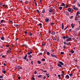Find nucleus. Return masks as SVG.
<instances>
[{
  "label": "nucleus",
  "instance_id": "53",
  "mask_svg": "<svg viewBox=\"0 0 80 80\" xmlns=\"http://www.w3.org/2000/svg\"><path fill=\"white\" fill-rule=\"evenodd\" d=\"M62 6H65V3H62Z\"/></svg>",
  "mask_w": 80,
  "mask_h": 80
},
{
  "label": "nucleus",
  "instance_id": "27",
  "mask_svg": "<svg viewBox=\"0 0 80 80\" xmlns=\"http://www.w3.org/2000/svg\"><path fill=\"white\" fill-rule=\"evenodd\" d=\"M38 63L39 64H40V63H41V62H40V61H38Z\"/></svg>",
  "mask_w": 80,
  "mask_h": 80
},
{
  "label": "nucleus",
  "instance_id": "2",
  "mask_svg": "<svg viewBox=\"0 0 80 80\" xmlns=\"http://www.w3.org/2000/svg\"><path fill=\"white\" fill-rule=\"evenodd\" d=\"M58 62L61 64V65H64V64H63V62H61V61H58Z\"/></svg>",
  "mask_w": 80,
  "mask_h": 80
},
{
  "label": "nucleus",
  "instance_id": "51",
  "mask_svg": "<svg viewBox=\"0 0 80 80\" xmlns=\"http://www.w3.org/2000/svg\"><path fill=\"white\" fill-rule=\"evenodd\" d=\"M6 47H9V45H8V44L7 45H6Z\"/></svg>",
  "mask_w": 80,
  "mask_h": 80
},
{
  "label": "nucleus",
  "instance_id": "47",
  "mask_svg": "<svg viewBox=\"0 0 80 80\" xmlns=\"http://www.w3.org/2000/svg\"><path fill=\"white\" fill-rule=\"evenodd\" d=\"M26 4H28V1H26Z\"/></svg>",
  "mask_w": 80,
  "mask_h": 80
},
{
  "label": "nucleus",
  "instance_id": "64",
  "mask_svg": "<svg viewBox=\"0 0 80 80\" xmlns=\"http://www.w3.org/2000/svg\"><path fill=\"white\" fill-rule=\"evenodd\" d=\"M3 76H0V78H3Z\"/></svg>",
  "mask_w": 80,
  "mask_h": 80
},
{
  "label": "nucleus",
  "instance_id": "25",
  "mask_svg": "<svg viewBox=\"0 0 80 80\" xmlns=\"http://www.w3.org/2000/svg\"><path fill=\"white\" fill-rule=\"evenodd\" d=\"M14 26H15V27H18V24H14Z\"/></svg>",
  "mask_w": 80,
  "mask_h": 80
},
{
  "label": "nucleus",
  "instance_id": "63",
  "mask_svg": "<svg viewBox=\"0 0 80 80\" xmlns=\"http://www.w3.org/2000/svg\"><path fill=\"white\" fill-rule=\"evenodd\" d=\"M78 7H80V4L78 3Z\"/></svg>",
  "mask_w": 80,
  "mask_h": 80
},
{
  "label": "nucleus",
  "instance_id": "33",
  "mask_svg": "<svg viewBox=\"0 0 80 80\" xmlns=\"http://www.w3.org/2000/svg\"><path fill=\"white\" fill-rule=\"evenodd\" d=\"M42 76V75H39V76H38V78H40V77H41Z\"/></svg>",
  "mask_w": 80,
  "mask_h": 80
},
{
  "label": "nucleus",
  "instance_id": "56",
  "mask_svg": "<svg viewBox=\"0 0 80 80\" xmlns=\"http://www.w3.org/2000/svg\"><path fill=\"white\" fill-rule=\"evenodd\" d=\"M67 28H68V26L67 27H66V28H65L64 30H66V29H67Z\"/></svg>",
  "mask_w": 80,
  "mask_h": 80
},
{
  "label": "nucleus",
  "instance_id": "46",
  "mask_svg": "<svg viewBox=\"0 0 80 80\" xmlns=\"http://www.w3.org/2000/svg\"><path fill=\"white\" fill-rule=\"evenodd\" d=\"M36 11L38 13H39V10L38 9Z\"/></svg>",
  "mask_w": 80,
  "mask_h": 80
},
{
  "label": "nucleus",
  "instance_id": "21",
  "mask_svg": "<svg viewBox=\"0 0 80 80\" xmlns=\"http://www.w3.org/2000/svg\"><path fill=\"white\" fill-rule=\"evenodd\" d=\"M39 26H40V28H42V23H39Z\"/></svg>",
  "mask_w": 80,
  "mask_h": 80
},
{
  "label": "nucleus",
  "instance_id": "20",
  "mask_svg": "<svg viewBox=\"0 0 80 80\" xmlns=\"http://www.w3.org/2000/svg\"><path fill=\"white\" fill-rule=\"evenodd\" d=\"M78 14H79V11H78L76 13V16L77 17L78 15Z\"/></svg>",
  "mask_w": 80,
  "mask_h": 80
},
{
  "label": "nucleus",
  "instance_id": "30",
  "mask_svg": "<svg viewBox=\"0 0 80 80\" xmlns=\"http://www.w3.org/2000/svg\"><path fill=\"white\" fill-rule=\"evenodd\" d=\"M47 55H50V52H47Z\"/></svg>",
  "mask_w": 80,
  "mask_h": 80
},
{
  "label": "nucleus",
  "instance_id": "9",
  "mask_svg": "<svg viewBox=\"0 0 80 80\" xmlns=\"http://www.w3.org/2000/svg\"><path fill=\"white\" fill-rule=\"evenodd\" d=\"M64 28V25H63V24L62 23V30H63V28Z\"/></svg>",
  "mask_w": 80,
  "mask_h": 80
},
{
  "label": "nucleus",
  "instance_id": "31",
  "mask_svg": "<svg viewBox=\"0 0 80 80\" xmlns=\"http://www.w3.org/2000/svg\"><path fill=\"white\" fill-rule=\"evenodd\" d=\"M4 37H1V40H3L4 39Z\"/></svg>",
  "mask_w": 80,
  "mask_h": 80
},
{
  "label": "nucleus",
  "instance_id": "5",
  "mask_svg": "<svg viewBox=\"0 0 80 80\" xmlns=\"http://www.w3.org/2000/svg\"><path fill=\"white\" fill-rule=\"evenodd\" d=\"M3 7L5 8H8V6H7V5H3Z\"/></svg>",
  "mask_w": 80,
  "mask_h": 80
},
{
  "label": "nucleus",
  "instance_id": "44",
  "mask_svg": "<svg viewBox=\"0 0 80 80\" xmlns=\"http://www.w3.org/2000/svg\"><path fill=\"white\" fill-rule=\"evenodd\" d=\"M73 16H71L70 17V19H72V18H73Z\"/></svg>",
  "mask_w": 80,
  "mask_h": 80
},
{
  "label": "nucleus",
  "instance_id": "7",
  "mask_svg": "<svg viewBox=\"0 0 80 80\" xmlns=\"http://www.w3.org/2000/svg\"><path fill=\"white\" fill-rule=\"evenodd\" d=\"M51 56L52 57H54V58H57V55H54L53 54H52Z\"/></svg>",
  "mask_w": 80,
  "mask_h": 80
},
{
  "label": "nucleus",
  "instance_id": "15",
  "mask_svg": "<svg viewBox=\"0 0 80 80\" xmlns=\"http://www.w3.org/2000/svg\"><path fill=\"white\" fill-rule=\"evenodd\" d=\"M29 35L30 36H32V35H33V33L30 32H29Z\"/></svg>",
  "mask_w": 80,
  "mask_h": 80
},
{
  "label": "nucleus",
  "instance_id": "13",
  "mask_svg": "<svg viewBox=\"0 0 80 80\" xmlns=\"http://www.w3.org/2000/svg\"><path fill=\"white\" fill-rule=\"evenodd\" d=\"M66 15H67V16H69V14L68 11H66Z\"/></svg>",
  "mask_w": 80,
  "mask_h": 80
},
{
  "label": "nucleus",
  "instance_id": "48",
  "mask_svg": "<svg viewBox=\"0 0 80 80\" xmlns=\"http://www.w3.org/2000/svg\"><path fill=\"white\" fill-rule=\"evenodd\" d=\"M68 39L69 40H72V38H68Z\"/></svg>",
  "mask_w": 80,
  "mask_h": 80
},
{
  "label": "nucleus",
  "instance_id": "17",
  "mask_svg": "<svg viewBox=\"0 0 80 80\" xmlns=\"http://www.w3.org/2000/svg\"><path fill=\"white\" fill-rule=\"evenodd\" d=\"M63 43H64V45H68V42H64Z\"/></svg>",
  "mask_w": 80,
  "mask_h": 80
},
{
  "label": "nucleus",
  "instance_id": "23",
  "mask_svg": "<svg viewBox=\"0 0 80 80\" xmlns=\"http://www.w3.org/2000/svg\"><path fill=\"white\" fill-rule=\"evenodd\" d=\"M49 12H50V13H51L52 12V10L51 9H49Z\"/></svg>",
  "mask_w": 80,
  "mask_h": 80
},
{
  "label": "nucleus",
  "instance_id": "37",
  "mask_svg": "<svg viewBox=\"0 0 80 80\" xmlns=\"http://www.w3.org/2000/svg\"><path fill=\"white\" fill-rule=\"evenodd\" d=\"M59 8L60 10H62V7H60Z\"/></svg>",
  "mask_w": 80,
  "mask_h": 80
},
{
  "label": "nucleus",
  "instance_id": "12",
  "mask_svg": "<svg viewBox=\"0 0 80 80\" xmlns=\"http://www.w3.org/2000/svg\"><path fill=\"white\" fill-rule=\"evenodd\" d=\"M52 35H55V33L54 32V31H52L51 33Z\"/></svg>",
  "mask_w": 80,
  "mask_h": 80
},
{
  "label": "nucleus",
  "instance_id": "35",
  "mask_svg": "<svg viewBox=\"0 0 80 80\" xmlns=\"http://www.w3.org/2000/svg\"><path fill=\"white\" fill-rule=\"evenodd\" d=\"M45 58H43L42 59V62H44V61H45Z\"/></svg>",
  "mask_w": 80,
  "mask_h": 80
},
{
  "label": "nucleus",
  "instance_id": "28",
  "mask_svg": "<svg viewBox=\"0 0 80 80\" xmlns=\"http://www.w3.org/2000/svg\"><path fill=\"white\" fill-rule=\"evenodd\" d=\"M45 45V43H43L42 44V46H44Z\"/></svg>",
  "mask_w": 80,
  "mask_h": 80
},
{
  "label": "nucleus",
  "instance_id": "52",
  "mask_svg": "<svg viewBox=\"0 0 80 80\" xmlns=\"http://www.w3.org/2000/svg\"><path fill=\"white\" fill-rule=\"evenodd\" d=\"M9 22H10V23H13V21H9Z\"/></svg>",
  "mask_w": 80,
  "mask_h": 80
},
{
  "label": "nucleus",
  "instance_id": "50",
  "mask_svg": "<svg viewBox=\"0 0 80 80\" xmlns=\"http://www.w3.org/2000/svg\"><path fill=\"white\" fill-rule=\"evenodd\" d=\"M28 9V10H30V7H27Z\"/></svg>",
  "mask_w": 80,
  "mask_h": 80
},
{
  "label": "nucleus",
  "instance_id": "36",
  "mask_svg": "<svg viewBox=\"0 0 80 80\" xmlns=\"http://www.w3.org/2000/svg\"><path fill=\"white\" fill-rule=\"evenodd\" d=\"M61 55H63V54H64V52H61L60 53Z\"/></svg>",
  "mask_w": 80,
  "mask_h": 80
},
{
  "label": "nucleus",
  "instance_id": "59",
  "mask_svg": "<svg viewBox=\"0 0 80 80\" xmlns=\"http://www.w3.org/2000/svg\"><path fill=\"white\" fill-rule=\"evenodd\" d=\"M35 3V5L36 6H37V2H34Z\"/></svg>",
  "mask_w": 80,
  "mask_h": 80
},
{
  "label": "nucleus",
  "instance_id": "38",
  "mask_svg": "<svg viewBox=\"0 0 80 80\" xmlns=\"http://www.w3.org/2000/svg\"><path fill=\"white\" fill-rule=\"evenodd\" d=\"M3 21H4V20H2L1 21V23H3Z\"/></svg>",
  "mask_w": 80,
  "mask_h": 80
},
{
  "label": "nucleus",
  "instance_id": "3",
  "mask_svg": "<svg viewBox=\"0 0 80 80\" xmlns=\"http://www.w3.org/2000/svg\"><path fill=\"white\" fill-rule=\"evenodd\" d=\"M70 78V77H69V76H68V75H66V76L65 77V78L66 79H68V78Z\"/></svg>",
  "mask_w": 80,
  "mask_h": 80
},
{
  "label": "nucleus",
  "instance_id": "54",
  "mask_svg": "<svg viewBox=\"0 0 80 80\" xmlns=\"http://www.w3.org/2000/svg\"><path fill=\"white\" fill-rule=\"evenodd\" d=\"M21 78V77H18V79H19V80H20V79Z\"/></svg>",
  "mask_w": 80,
  "mask_h": 80
},
{
  "label": "nucleus",
  "instance_id": "29",
  "mask_svg": "<svg viewBox=\"0 0 80 80\" xmlns=\"http://www.w3.org/2000/svg\"><path fill=\"white\" fill-rule=\"evenodd\" d=\"M71 52L72 53H74V51L73 50H72L71 51Z\"/></svg>",
  "mask_w": 80,
  "mask_h": 80
},
{
  "label": "nucleus",
  "instance_id": "18",
  "mask_svg": "<svg viewBox=\"0 0 80 80\" xmlns=\"http://www.w3.org/2000/svg\"><path fill=\"white\" fill-rule=\"evenodd\" d=\"M31 53H32V51H30V52H28L27 54L28 55H30Z\"/></svg>",
  "mask_w": 80,
  "mask_h": 80
},
{
  "label": "nucleus",
  "instance_id": "16",
  "mask_svg": "<svg viewBox=\"0 0 80 80\" xmlns=\"http://www.w3.org/2000/svg\"><path fill=\"white\" fill-rule=\"evenodd\" d=\"M7 52L8 53H11V51H10L8 50L7 51Z\"/></svg>",
  "mask_w": 80,
  "mask_h": 80
},
{
  "label": "nucleus",
  "instance_id": "6",
  "mask_svg": "<svg viewBox=\"0 0 80 80\" xmlns=\"http://www.w3.org/2000/svg\"><path fill=\"white\" fill-rule=\"evenodd\" d=\"M72 8H68V11L69 12H70L72 11Z\"/></svg>",
  "mask_w": 80,
  "mask_h": 80
},
{
  "label": "nucleus",
  "instance_id": "8",
  "mask_svg": "<svg viewBox=\"0 0 80 80\" xmlns=\"http://www.w3.org/2000/svg\"><path fill=\"white\" fill-rule=\"evenodd\" d=\"M71 27H72V28H73V27H75V24L72 23L71 24Z\"/></svg>",
  "mask_w": 80,
  "mask_h": 80
},
{
  "label": "nucleus",
  "instance_id": "39",
  "mask_svg": "<svg viewBox=\"0 0 80 80\" xmlns=\"http://www.w3.org/2000/svg\"><path fill=\"white\" fill-rule=\"evenodd\" d=\"M66 41L67 42H68L69 41V39H66Z\"/></svg>",
  "mask_w": 80,
  "mask_h": 80
},
{
  "label": "nucleus",
  "instance_id": "60",
  "mask_svg": "<svg viewBox=\"0 0 80 80\" xmlns=\"http://www.w3.org/2000/svg\"><path fill=\"white\" fill-rule=\"evenodd\" d=\"M19 69H22V67H19Z\"/></svg>",
  "mask_w": 80,
  "mask_h": 80
},
{
  "label": "nucleus",
  "instance_id": "10",
  "mask_svg": "<svg viewBox=\"0 0 80 80\" xmlns=\"http://www.w3.org/2000/svg\"><path fill=\"white\" fill-rule=\"evenodd\" d=\"M57 40L58 42H59V41H60V38H59V37L58 36L57 38Z\"/></svg>",
  "mask_w": 80,
  "mask_h": 80
},
{
  "label": "nucleus",
  "instance_id": "45",
  "mask_svg": "<svg viewBox=\"0 0 80 80\" xmlns=\"http://www.w3.org/2000/svg\"><path fill=\"white\" fill-rule=\"evenodd\" d=\"M68 6H69L68 5H67L66 6V8H68Z\"/></svg>",
  "mask_w": 80,
  "mask_h": 80
},
{
  "label": "nucleus",
  "instance_id": "58",
  "mask_svg": "<svg viewBox=\"0 0 80 80\" xmlns=\"http://www.w3.org/2000/svg\"><path fill=\"white\" fill-rule=\"evenodd\" d=\"M43 78V79H45V78H46V76H44Z\"/></svg>",
  "mask_w": 80,
  "mask_h": 80
},
{
  "label": "nucleus",
  "instance_id": "26",
  "mask_svg": "<svg viewBox=\"0 0 80 80\" xmlns=\"http://www.w3.org/2000/svg\"><path fill=\"white\" fill-rule=\"evenodd\" d=\"M64 73H62V74L61 75V76H62V77H64Z\"/></svg>",
  "mask_w": 80,
  "mask_h": 80
},
{
  "label": "nucleus",
  "instance_id": "55",
  "mask_svg": "<svg viewBox=\"0 0 80 80\" xmlns=\"http://www.w3.org/2000/svg\"><path fill=\"white\" fill-rule=\"evenodd\" d=\"M32 79L33 80H35V78H34V77H32Z\"/></svg>",
  "mask_w": 80,
  "mask_h": 80
},
{
  "label": "nucleus",
  "instance_id": "34",
  "mask_svg": "<svg viewBox=\"0 0 80 80\" xmlns=\"http://www.w3.org/2000/svg\"><path fill=\"white\" fill-rule=\"evenodd\" d=\"M69 75L70 77H72V75H73V74L71 73V74H70Z\"/></svg>",
  "mask_w": 80,
  "mask_h": 80
},
{
  "label": "nucleus",
  "instance_id": "57",
  "mask_svg": "<svg viewBox=\"0 0 80 80\" xmlns=\"http://www.w3.org/2000/svg\"><path fill=\"white\" fill-rule=\"evenodd\" d=\"M42 0H40V2L42 4Z\"/></svg>",
  "mask_w": 80,
  "mask_h": 80
},
{
  "label": "nucleus",
  "instance_id": "40",
  "mask_svg": "<svg viewBox=\"0 0 80 80\" xmlns=\"http://www.w3.org/2000/svg\"><path fill=\"white\" fill-rule=\"evenodd\" d=\"M62 38H64V39H65V38H66V36H63L62 37Z\"/></svg>",
  "mask_w": 80,
  "mask_h": 80
},
{
  "label": "nucleus",
  "instance_id": "22",
  "mask_svg": "<svg viewBox=\"0 0 80 80\" xmlns=\"http://www.w3.org/2000/svg\"><path fill=\"white\" fill-rule=\"evenodd\" d=\"M45 9H43V10L42 11V13H45Z\"/></svg>",
  "mask_w": 80,
  "mask_h": 80
},
{
  "label": "nucleus",
  "instance_id": "49",
  "mask_svg": "<svg viewBox=\"0 0 80 80\" xmlns=\"http://www.w3.org/2000/svg\"><path fill=\"white\" fill-rule=\"evenodd\" d=\"M69 38L68 36H66V38Z\"/></svg>",
  "mask_w": 80,
  "mask_h": 80
},
{
  "label": "nucleus",
  "instance_id": "41",
  "mask_svg": "<svg viewBox=\"0 0 80 80\" xmlns=\"http://www.w3.org/2000/svg\"><path fill=\"white\" fill-rule=\"evenodd\" d=\"M76 3V0H74V2H73V4H75Z\"/></svg>",
  "mask_w": 80,
  "mask_h": 80
},
{
  "label": "nucleus",
  "instance_id": "62",
  "mask_svg": "<svg viewBox=\"0 0 80 80\" xmlns=\"http://www.w3.org/2000/svg\"><path fill=\"white\" fill-rule=\"evenodd\" d=\"M51 52H54V50H53V49H52L51 50Z\"/></svg>",
  "mask_w": 80,
  "mask_h": 80
},
{
  "label": "nucleus",
  "instance_id": "61",
  "mask_svg": "<svg viewBox=\"0 0 80 80\" xmlns=\"http://www.w3.org/2000/svg\"><path fill=\"white\" fill-rule=\"evenodd\" d=\"M35 74H37V71H35L34 72Z\"/></svg>",
  "mask_w": 80,
  "mask_h": 80
},
{
  "label": "nucleus",
  "instance_id": "32",
  "mask_svg": "<svg viewBox=\"0 0 80 80\" xmlns=\"http://www.w3.org/2000/svg\"><path fill=\"white\" fill-rule=\"evenodd\" d=\"M33 61H31V64L32 65H33Z\"/></svg>",
  "mask_w": 80,
  "mask_h": 80
},
{
  "label": "nucleus",
  "instance_id": "4",
  "mask_svg": "<svg viewBox=\"0 0 80 80\" xmlns=\"http://www.w3.org/2000/svg\"><path fill=\"white\" fill-rule=\"evenodd\" d=\"M57 66H58V67H61V68H62V67H63L62 66V65H61L60 64H58Z\"/></svg>",
  "mask_w": 80,
  "mask_h": 80
},
{
  "label": "nucleus",
  "instance_id": "42",
  "mask_svg": "<svg viewBox=\"0 0 80 80\" xmlns=\"http://www.w3.org/2000/svg\"><path fill=\"white\" fill-rule=\"evenodd\" d=\"M29 58H31V57H32V55H30L29 56Z\"/></svg>",
  "mask_w": 80,
  "mask_h": 80
},
{
  "label": "nucleus",
  "instance_id": "11",
  "mask_svg": "<svg viewBox=\"0 0 80 80\" xmlns=\"http://www.w3.org/2000/svg\"><path fill=\"white\" fill-rule=\"evenodd\" d=\"M73 9H74V10H78V9L77 8H76V7H74V8H73Z\"/></svg>",
  "mask_w": 80,
  "mask_h": 80
},
{
  "label": "nucleus",
  "instance_id": "19",
  "mask_svg": "<svg viewBox=\"0 0 80 80\" xmlns=\"http://www.w3.org/2000/svg\"><path fill=\"white\" fill-rule=\"evenodd\" d=\"M77 20H78V18L77 17H75V21H77Z\"/></svg>",
  "mask_w": 80,
  "mask_h": 80
},
{
  "label": "nucleus",
  "instance_id": "43",
  "mask_svg": "<svg viewBox=\"0 0 80 80\" xmlns=\"http://www.w3.org/2000/svg\"><path fill=\"white\" fill-rule=\"evenodd\" d=\"M3 73L4 74L6 73V71H3Z\"/></svg>",
  "mask_w": 80,
  "mask_h": 80
},
{
  "label": "nucleus",
  "instance_id": "1",
  "mask_svg": "<svg viewBox=\"0 0 80 80\" xmlns=\"http://www.w3.org/2000/svg\"><path fill=\"white\" fill-rule=\"evenodd\" d=\"M45 20L46 22H49V18H46L45 19Z\"/></svg>",
  "mask_w": 80,
  "mask_h": 80
},
{
  "label": "nucleus",
  "instance_id": "24",
  "mask_svg": "<svg viewBox=\"0 0 80 80\" xmlns=\"http://www.w3.org/2000/svg\"><path fill=\"white\" fill-rule=\"evenodd\" d=\"M50 25H54V23H53V22H50Z\"/></svg>",
  "mask_w": 80,
  "mask_h": 80
},
{
  "label": "nucleus",
  "instance_id": "14",
  "mask_svg": "<svg viewBox=\"0 0 80 80\" xmlns=\"http://www.w3.org/2000/svg\"><path fill=\"white\" fill-rule=\"evenodd\" d=\"M27 54H26L25 57H24V59L26 60L27 59Z\"/></svg>",
  "mask_w": 80,
  "mask_h": 80
}]
</instances>
